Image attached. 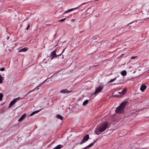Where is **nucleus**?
Segmentation results:
<instances>
[{"mask_svg": "<svg viewBox=\"0 0 149 149\" xmlns=\"http://www.w3.org/2000/svg\"><path fill=\"white\" fill-rule=\"evenodd\" d=\"M30 24H29L28 25V26H27V27L26 28V29L27 30H28L29 29V28H30Z\"/></svg>", "mask_w": 149, "mask_h": 149, "instance_id": "obj_24", "label": "nucleus"}, {"mask_svg": "<svg viewBox=\"0 0 149 149\" xmlns=\"http://www.w3.org/2000/svg\"><path fill=\"white\" fill-rule=\"evenodd\" d=\"M116 84H113L114 85H115Z\"/></svg>", "mask_w": 149, "mask_h": 149, "instance_id": "obj_31", "label": "nucleus"}, {"mask_svg": "<svg viewBox=\"0 0 149 149\" xmlns=\"http://www.w3.org/2000/svg\"><path fill=\"white\" fill-rule=\"evenodd\" d=\"M19 97H18L14 99L13 100H12L10 102L9 107H12L15 103L19 99Z\"/></svg>", "mask_w": 149, "mask_h": 149, "instance_id": "obj_5", "label": "nucleus"}, {"mask_svg": "<svg viewBox=\"0 0 149 149\" xmlns=\"http://www.w3.org/2000/svg\"><path fill=\"white\" fill-rule=\"evenodd\" d=\"M26 114V113L23 114L21 117L19 119L18 121H20L23 120L24 118L25 117Z\"/></svg>", "mask_w": 149, "mask_h": 149, "instance_id": "obj_11", "label": "nucleus"}, {"mask_svg": "<svg viewBox=\"0 0 149 149\" xmlns=\"http://www.w3.org/2000/svg\"><path fill=\"white\" fill-rule=\"evenodd\" d=\"M51 60L53 59L55 57H57V55L56 54V51L55 50L53 51L51 53Z\"/></svg>", "mask_w": 149, "mask_h": 149, "instance_id": "obj_7", "label": "nucleus"}, {"mask_svg": "<svg viewBox=\"0 0 149 149\" xmlns=\"http://www.w3.org/2000/svg\"><path fill=\"white\" fill-rule=\"evenodd\" d=\"M28 49V48L26 47L23 48L22 49H20L19 51V52H24L26 51Z\"/></svg>", "mask_w": 149, "mask_h": 149, "instance_id": "obj_10", "label": "nucleus"}, {"mask_svg": "<svg viewBox=\"0 0 149 149\" xmlns=\"http://www.w3.org/2000/svg\"><path fill=\"white\" fill-rule=\"evenodd\" d=\"M5 70V68H2L0 69V71H3Z\"/></svg>", "mask_w": 149, "mask_h": 149, "instance_id": "obj_23", "label": "nucleus"}, {"mask_svg": "<svg viewBox=\"0 0 149 149\" xmlns=\"http://www.w3.org/2000/svg\"><path fill=\"white\" fill-rule=\"evenodd\" d=\"M56 116L57 118L59 119H60L61 120H62L63 119V117L62 116H61L59 114H57L56 115Z\"/></svg>", "mask_w": 149, "mask_h": 149, "instance_id": "obj_12", "label": "nucleus"}, {"mask_svg": "<svg viewBox=\"0 0 149 149\" xmlns=\"http://www.w3.org/2000/svg\"><path fill=\"white\" fill-rule=\"evenodd\" d=\"M103 88V87L101 86H100L98 87L96 90L95 91L94 93L93 94H96L99 93L102 90Z\"/></svg>", "mask_w": 149, "mask_h": 149, "instance_id": "obj_6", "label": "nucleus"}, {"mask_svg": "<svg viewBox=\"0 0 149 149\" xmlns=\"http://www.w3.org/2000/svg\"><path fill=\"white\" fill-rule=\"evenodd\" d=\"M61 148V145H59L56 146L53 149H60Z\"/></svg>", "mask_w": 149, "mask_h": 149, "instance_id": "obj_14", "label": "nucleus"}, {"mask_svg": "<svg viewBox=\"0 0 149 149\" xmlns=\"http://www.w3.org/2000/svg\"><path fill=\"white\" fill-rule=\"evenodd\" d=\"M121 74L123 76H125L127 74L126 71L125 70L122 71L121 72Z\"/></svg>", "mask_w": 149, "mask_h": 149, "instance_id": "obj_13", "label": "nucleus"}, {"mask_svg": "<svg viewBox=\"0 0 149 149\" xmlns=\"http://www.w3.org/2000/svg\"><path fill=\"white\" fill-rule=\"evenodd\" d=\"M131 24V23H130L129 24H127V25L126 26H128L130 24Z\"/></svg>", "mask_w": 149, "mask_h": 149, "instance_id": "obj_29", "label": "nucleus"}, {"mask_svg": "<svg viewBox=\"0 0 149 149\" xmlns=\"http://www.w3.org/2000/svg\"><path fill=\"white\" fill-rule=\"evenodd\" d=\"M37 89L38 90V89H39V88H37Z\"/></svg>", "mask_w": 149, "mask_h": 149, "instance_id": "obj_30", "label": "nucleus"}, {"mask_svg": "<svg viewBox=\"0 0 149 149\" xmlns=\"http://www.w3.org/2000/svg\"><path fill=\"white\" fill-rule=\"evenodd\" d=\"M137 56H132L131 57V59H135L137 57Z\"/></svg>", "mask_w": 149, "mask_h": 149, "instance_id": "obj_22", "label": "nucleus"}, {"mask_svg": "<svg viewBox=\"0 0 149 149\" xmlns=\"http://www.w3.org/2000/svg\"><path fill=\"white\" fill-rule=\"evenodd\" d=\"M88 101L87 100H85L83 102V105L84 106H85L88 103Z\"/></svg>", "mask_w": 149, "mask_h": 149, "instance_id": "obj_16", "label": "nucleus"}, {"mask_svg": "<svg viewBox=\"0 0 149 149\" xmlns=\"http://www.w3.org/2000/svg\"><path fill=\"white\" fill-rule=\"evenodd\" d=\"M65 49H66V48H64V49H63V50L62 51V52L60 54V55H61V54H62V53H63L64 52L65 50Z\"/></svg>", "mask_w": 149, "mask_h": 149, "instance_id": "obj_25", "label": "nucleus"}, {"mask_svg": "<svg viewBox=\"0 0 149 149\" xmlns=\"http://www.w3.org/2000/svg\"><path fill=\"white\" fill-rule=\"evenodd\" d=\"M118 93H119V94H121V95H122V91L121 92H118Z\"/></svg>", "mask_w": 149, "mask_h": 149, "instance_id": "obj_27", "label": "nucleus"}, {"mask_svg": "<svg viewBox=\"0 0 149 149\" xmlns=\"http://www.w3.org/2000/svg\"><path fill=\"white\" fill-rule=\"evenodd\" d=\"M122 84V83H118L117 84Z\"/></svg>", "mask_w": 149, "mask_h": 149, "instance_id": "obj_28", "label": "nucleus"}, {"mask_svg": "<svg viewBox=\"0 0 149 149\" xmlns=\"http://www.w3.org/2000/svg\"><path fill=\"white\" fill-rule=\"evenodd\" d=\"M3 77H2L1 75L0 74V84H1L3 81Z\"/></svg>", "mask_w": 149, "mask_h": 149, "instance_id": "obj_19", "label": "nucleus"}, {"mask_svg": "<svg viewBox=\"0 0 149 149\" xmlns=\"http://www.w3.org/2000/svg\"><path fill=\"white\" fill-rule=\"evenodd\" d=\"M71 91H69L67 89H63L60 91V93H69L72 92Z\"/></svg>", "mask_w": 149, "mask_h": 149, "instance_id": "obj_8", "label": "nucleus"}, {"mask_svg": "<svg viewBox=\"0 0 149 149\" xmlns=\"http://www.w3.org/2000/svg\"><path fill=\"white\" fill-rule=\"evenodd\" d=\"M40 110H37V111H33V112L31 113L30 115V116H32L33 115H34V114H35L38 112L39 111H40Z\"/></svg>", "mask_w": 149, "mask_h": 149, "instance_id": "obj_15", "label": "nucleus"}, {"mask_svg": "<svg viewBox=\"0 0 149 149\" xmlns=\"http://www.w3.org/2000/svg\"><path fill=\"white\" fill-rule=\"evenodd\" d=\"M127 91V89L126 88L124 89L122 91V95H124L126 93Z\"/></svg>", "mask_w": 149, "mask_h": 149, "instance_id": "obj_17", "label": "nucleus"}, {"mask_svg": "<svg viewBox=\"0 0 149 149\" xmlns=\"http://www.w3.org/2000/svg\"><path fill=\"white\" fill-rule=\"evenodd\" d=\"M3 96V94L2 93H0V101H1L2 100Z\"/></svg>", "mask_w": 149, "mask_h": 149, "instance_id": "obj_20", "label": "nucleus"}, {"mask_svg": "<svg viewBox=\"0 0 149 149\" xmlns=\"http://www.w3.org/2000/svg\"><path fill=\"white\" fill-rule=\"evenodd\" d=\"M116 79V77H115L114 79H111L109 81L108 83L112 82L115 80Z\"/></svg>", "mask_w": 149, "mask_h": 149, "instance_id": "obj_18", "label": "nucleus"}, {"mask_svg": "<svg viewBox=\"0 0 149 149\" xmlns=\"http://www.w3.org/2000/svg\"><path fill=\"white\" fill-rule=\"evenodd\" d=\"M146 88V86L144 84H143L141 85L140 88V89L143 92L144 90Z\"/></svg>", "mask_w": 149, "mask_h": 149, "instance_id": "obj_9", "label": "nucleus"}, {"mask_svg": "<svg viewBox=\"0 0 149 149\" xmlns=\"http://www.w3.org/2000/svg\"><path fill=\"white\" fill-rule=\"evenodd\" d=\"M89 138V136L88 134H86L83 137V138L82 140V141L80 142L79 144H81L84 143H85L86 141H87Z\"/></svg>", "mask_w": 149, "mask_h": 149, "instance_id": "obj_4", "label": "nucleus"}, {"mask_svg": "<svg viewBox=\"0 0 149 149\" xmlns=\"http://www.w3.org/2000/svg\"><path fill=\"white\" fill-rule=\"evenodd\" d=\"M66 19V18H65L64 19H60V20H59V21L60 22H63Z\"/></svg>", "mask_w": 149, "mask_h": 149, "instance_id": "obj_21", "label": "nucleus"}, {"mask_svg": "<svg viewBox=\"0 0 149 149\" xmlns=\"http://www.w3.org/2000/svg\"><path fill=\"white\" fill-rule=\"evenodd\" d=\"M46 81V80H45L44 81V82H43V83H42L39 86H41L42 84H44V83Z\"/></svg>", "mask_w": 149, "mask_h": 149, "instance_id": "obj_26", "label": "nucleus"}, {"mask_svg": "<svg viewBox=\"0 0 149 149\" xmlns=\"http://www.w3.org/2000/svg\"><path fill=\"white\" fill-rule=\"evenodd\" d=\"M88 2H86L84 3H82L80 6H79L78 7L75 8H71V9H69V10L66 11L64 13V14H65V13H68L70 12H71L72 11H73V10H75L77 9L78 8L81 7V6H83V5H84L85 4H86V3H88Z\"/></svg>", "mask_w": 149, "mask_h": 149, "instance_id": "obj_3", "label": "nucleus"}, {"mask_svg": "<svg viewBox=\"0 0 149 149\" xmlns=\"http://www.w3.org/2000/svg\"><path fill=\"white\" fill-rule=\"evenodd\" d=\"M127 104V102H122L116 109V112L117 114H121L124 112V109Z\"/></svg>", "mask_w": 149, "mask_h": 149, "instance_id": "obj_2", "label": "nucleus"}, {"mask_svg": "<svg viewBox=\"0 0 149 149\" xmlns=\"http://www.w3.org/2000/svg\"><path fill=\"white\" fill-rule=\"evenodd\" d=\"M108 125V123L107 122H105L102 123L98 127V130L95 131V133L97 134H100L99 132H103L107 128Z\"/></svg>", "mask_w": 149, "mask_h": 149, "instance_id": "obj_1", "label": "nucleus"}]
</instances>
